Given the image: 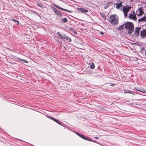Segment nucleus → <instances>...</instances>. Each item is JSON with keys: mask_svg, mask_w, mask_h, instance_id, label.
<instances>
[{"mask_svg": "<svg viewBox=\"0 0 146 146\" xmlns=\"http://www.w3.org/2000/svg\"><path fill=\"white\" fill-rule=\"evenodd\" d=\"M88 141L93 142H94V143L95 142H96V141H95L94 140H92V139H89L88 140Z\"/></svg>", "mask_w": 146, "mask_h": 146, "instance_id": "obj_23", "label": "nucleus"}, {"mask_svg": "<svg viewBox=\"0 0 146 146\" xmlns=\"http://www.w3.org/2000/svg\"><path fill=\"white\" fill-rule=\"evenodd\" d=\"M138 90V91H141V92H143V91H141L139 90Z\"/></svg>", "mask_w": 146, "mask_h": 146, "instance_id": "obj_35", "label": "nucleus"}, {"mask_svg": "<svg viewBox=\"0 0 146 146\" xmlns=\"http://www.w3.org/2000/svg\"><path fill=\"white\" fill-rule=\"evenodd\" d=\"M123 13L124 14V16L125 17L127 16V13L124 12H123Z\"/></svg>", "mask_w": 146, "mask_h": 146, "instance_id": "obj_22", "label": "nucleus"}, {"mask_svg": "<svg viewBox=\"0 0 146 146\" xmlns=\"http://www.w3.org/2000/svg\"><path fill=\"white\" fill-rule=\"evenodd\" d=\"M120 3H115L114 5H116V8L117 9L119 8L121 6H122V3L121 1H119Z\"/></svg>", "mask_w": 146, "mask_h": 146, "instance_id": "obj_11", "label": "nucleus"}, {"mask_svg": "<svg viewBox=\"0 0 146 146\" xmlns=\"http://www.w3.org/2000/svg\"><path fill=\"white\" fill-rule=\"evenodd\" d=\"M94 138L95 139H99V138H98V137H96H96H94Z\"/></svg>", "mask_w": 146, "mask_h": 146, "instance_id": "obj_31", "label": "nucleus"}, {"mask_svg": "<svg viewBox=\"0 0 146 146\" xmlns=\"http://www.w3.org/2000/svg\"><path fill=\"white\" fill-rule=\"evenodd\" d=\"M140 36L142 38L146 37V29H143L140 31Z\"/></svg>", "mask_w": 146, "mask_h": 146, "instance_id": "obj_6", "label": "nucleus"}, {"mask_svg": "<svg viewBox=\"0 0 146 146\" xmlns=\"http://www.w3.org/2000/svg\"><path fill=\"white\" fill-rule=\"evenodd\" d=\"M37 5H38V6L40 7H42V5L41 4H40L37 3Z\"/></svg>", "mask_w": 146, "mask_h": 146, "instance_id": "obj_24", "label": "nucleus"}, {"mask_svg": "<svg viewBox=\"0 0 146 146\" xmlns=\"http://www.w3.org/2000/svg\"><path fill=\"white\" fill-rule=\"evenodd\" d=\"M124 25H121L117 28V29L119 30H123L124 29Z\"/></svg>", "mask_w": 146, "mask_h": 146, "instance_id": "obj_15", "label": "nucleus"}, {"mask_svg": "<svg viewBox=\"0 0 146 146\" xmlns=\"http://www.w3.org/2000/svg\"><path fill=\"white\" fill-rule=\"evenodd\" d=\"M48 117L50 119H52V120L56 122L57 123H58V124L60 125H62V124H61V123L60 122V121L58 120V119H56L55 118L52 117H50V116H48Z\"/></svg>", "mask_w": 146, "mask_h": 146, "instance_id": "obj_9", "label": "nucleus"}, {"mask_svg": "<svg viewBox=\"0 0 146 146\" xmlns=\"http://www.w3.org/2000/svg\"><path fill=\"white\" fill-rule=\"evenodd\" d=\"M131 8V7L127 6H125L123 7V12H128Z\"/></svg>", "mask_w": 146, "mask_h": 146, "instance_id": "obj_8", "label": "nucleus"}, {"mask_svg": "<svg viewBox=\"0 0 146 146\" xmlns=\"http://www.w3.org/2000/svg\"><path fill=\"white\" fill-rule=\"evenodd\" d=\"M128 17L129 19H133L135 21H136L137 20V18L136 17V15L135 14V11H133V13H131L128 16Z\"/></svg>", "mask_w": 146, "mask_h": 146, "instance_id": "obj_5", "label": "nucleus"}, {"mask_svg": "<svg viewBox=\"0 0 146 146\" xmlns=\"http://www.w3.org/2000/svg\"><path fill=\"white\" fill-rule=\"evenodd\" d=\"M100 34L101 35H103L104 34V33L102 31V32H100Z\"/></svg>", "mask_w": 146, "mask_h": 146, "instance_id": "obj_32", "label": "nucleus"}, {"mask_svg": "<svg viewBox=\"0 0 146 146\" xmlns=\"http://www.w3.org/2000/svg\"><path fill=\"white\" fill-rule=\"evenodd\" d=\"M125 29L128 30V33L131 34L134 31V27L133 24L131 22H127L125 24Z\"/></svg>", "mask_w": 146, "mask_h": 146, "instance_id": "obj_1", "label": "nucleus"}, {"mask_svg": "<svg viewBox=\"0 0 146 146\" xmlns=\"http://www.w3.org/2000/svg\"><path fill=\"white\" fill-rule=\"evenodd\" d=\"M109 5H106L104 7V9H106L107 8H108V7H109Z\"/></svg>", "mask_w": 146, "mask_h": 146, "instance_id": "obj_27", "label": "nucleus"}, {"mask_svg": "<svg viewBox=\"0 0 146 146\" xmlns=\"http://www.w3.org/2000/svg\"><path fill=\"white\" fill-rule=\"evenodd\" d=\"M109 3H113V2H108V4Z\"/></svg>", "mask_w": 146, "mask_h": 146, "instance_id": "obj_33", "label": "nucleus"}, {"mask_svg": "<svg viewBox=\"0 0 146 146\" xmlns=\"http://www.w3.org/2000/svg\"><path fill=\"white\" fill-rule=\"evenodd\" d=\"M62 22L63 23H66L68 19L66 18H63L61 19Z\"/></svg>", "mask_w": 146, "mask_h": 146, "instance_id": "obj_16", "label": "nucleus"}, {"mask_svg": "<svg viewBox=\"0 0 146 146\" xmlns=\"http://www.w3.org/2000/svg\"><path fill=\"white\" fill-rule=\"evenodd\" d=\"M110 20L112 25L117 24L118 23V18L115 15H111L110 17Z\"/></svg>", "mask_w": 146, "mask_h": 146, "instance_id": "obj_2", "label": "nucleus"}, {"mask_svg": "<svg viewBox=\"0 0 146 146\" xmlns=\"http://www.w3.org/2000/svg\"><path fill=\"white\" fill-rule=\"evenodd\" d=\"M57 35L59 36H60L61 38L62 39H65L66 40H67L69 42H70L72 40L71 39L65 35H61L60 34L59 32H58L57 33Z\"/></svg>", "mask_w": 146, "mask_h": 146, "instance_id": "obj_3", "label": "nucleus"}, {"mask_svg": "<svg viewBox=\"0 0 146 146\" xmlns=\"http://www.w3.org/2000/svg\"><path fill=\"white\" fill-rule=\"evenodd\" d=\"M69 30L75 35L77 34V32L75 31V30L73 28H71Z\"/></svg>", "mask_w": 146, "mask_h": 146, "instance_id": "obj_13", "label": "nucleus"}, {"mask_svg": "<svg viewBox=\"0 0 146 146\" xmlns=\"http://www.w3.org/2000/svg\"><path fill=\"white\" fill-rule=\"evenodd\" d=\"M124 93H128L132 94V93L131 92L126 91L124 92Z\"/></svg>", "mask_w": 146, "mask_h": 146, "instance_id": "obj_28", "label": "nucleus"}, {"mask_svg": "<svg viewBox=\"0 0 146 146\" xmlns=\"http://www.w3.org/2000/svg\"><path fill=\"white\" fill-rule=\"evenodd\" d=\"M100 15L104 19H106V15L104 13H100Z\"/></svg>", "mask_w": 146, "mask_h": 146, "instance_id": "obj_17", "label": "nucleus"}, {"mask_svg": "<svg viewBox=\"0 0 146 146\" xmlns=\"http://www.w3.org/2000/svg\"><path fill=\"white\" fill-rule=\"evenodd\" d=\"M115 86V84H112L111 85V86Z\"/></svg>", "mask_w": 146, "mask_h": 146, "instance_id": "obj_30", "label": "nucleus"}, {"mask_svg": "<svg viewBox=\"0 0 146 146\" xmlns=\"http://www.w3.org/2000/svg\"><path fill=\"white\" fill-rule=\"evenodd\" d=\"M84 135H81V134H80V135H79V136L81 138L83 139V137H84Z\"/></svg>", "mask_w": 146, "mask_h": 146, "instance_id": "obj_25", "label": "nucleus"}, {"mask_svg": "<svg viewBox=\"0 0 146 146\" xmlns=\"http://www.w3.org/2000/svg\"><path fill=\"white\" fill-rule=\"evenodd\" d=\"M141 29V27H136L135 31V33L134 34L136 36H139V31Z\"/></svg>", "mask_w": 146, "mask_h": 146, "instance_id": "obj_7", "label": "nucleus"}, {"mask_svg": "<svg viewBox=\"0 0 146 146\" xmlns=\"http://www.w3.org/2000/svg\"><path fill=\"white\" fill-rule=\"evenodd\" d=\"M60 43H62V42H60Z\"/></svg>", "mask_w": 146, "mask_h": 146, "instance_id": "obj_37", "label": "nucleus"}, {"mask_svg": "<svg viewBox=\"0 0 146 146\" xmlns=\"http://www.w3.org/2000/svg\"><path fill=\"white\" fill-rule=\"evenodd\" d=\"M144 12L143 9V7H141L137 9L136 12V14L138 16H142L144 13Z\"/></svg>", "mask_w": 146, "mask_h": 146, "instance_id": "obj_4", "label": "nucleus"}, {"mask_svg": "<svg viewBox=\"0 0 146 146\" xmlns=\"http://www.w3.org/2000/svg\"><path fill=\"white\" fill-rule=\"evenodd\" d=\"M18 59L19 61H20L21 62H24L26 63H28V62L26 60H24L20 58H18Z\"/></svg>", "mask_w": 146, "mask_h": 146, "instance_id": "obj_14", "label": "nucleus"}, {"mask_svg": "<svg viewBox=\"0 0 146 146\" xmlns=\"http://www.w3.org/2000/svg\"><path fill=\"white\" fill-rule=\"evenodd\" d=\"M90 67L91 69H93L95 68V66L94 63L93 62H92V64L90 66Z\"/></svg>", "mask_w": 146, "mask_h": 146, "instance_id": "obj_18", "label": "nucleus"}, {"mask_svg": "<svg viewBox=\"0 0 146 146\" xmlns=\"http://www.w3.org/2000/svg\"><path fill=\"white\" fill-rule=\"evenodd\" d=\"M83 139L85 140H87L88 141V140L89 139L87 138L85 136H84V137H83Z\"/></svg>", "mask_w": 146, "mask_h": 146, "instance_id": "obj_21", "label": "nucleus"}, {"mask_svg": "<svg viewBox=\"0 0 146 146\" xmlns=\"http://www.w3.org/2000/svg\"><path fill=\"white\" fill-rule=\"evenodd\" d=\"M60 43H62V42H60Z\"/></svg>", "mask_w": 146, "mask_h": 146, "instance_id": "obj_38", "label": "nucleus"}, {"mask_svg": "<svg viewBox=\"0 0 146 146\" xmlns=\"http://www.w3.org/2000/svg\"><path fill=\"white\" fill-rule=\"evenodd\" d=\"M145 55L146 56V49L145 50Z\"/></svg>", "mask_w": 146, "mask_h": 146, "instance_id": "obj_34", "label": "nucleus"}, {"mask_svg": "<svg viewBox=\"0 0 146 146\" xmlns=\"http://www.w3.org/2000/svg\"><path fill=\"white\" fill-rule=\"evenodd\" d=\"M53 10L56 13L58 11L57 9L55 8H54V9H53Z\"/></svg>", "mask_w": 146, "mask_h": 146, "instance_id": "obj_26", "label": "nucleus"}, {"mask_svg": "<svg viewBox=\"0 0 146 146\" xmlns=\"http://www.w3.org/2000/svg\"><path fill=\"white\" fill-rule=\"evenodd\" d=\"M95 143H98V142H97L96 141V142H95Z\"/></svg>", "mask_w": 146, "mask_h": 146, "instance_id": "obj_36", "label": "nucleus"}, {"mask_svg": "<svg viewBox=\"0 0 146 146\" xmlns=\"http://www.w3.org/2000/svg\"><path fill=\"white\" fill-rule=\"evenodd\" d=\"M56 13L57 15H59L60 17H61L62 15V14L60 13L58 11H57Z\"/></svg>", "mask_w": 146, "mask_h": 146, "instance_id": "obj_19", "label": "nucleus"}, {"mask_svg": "<svg viewBox=\"0 0 146 146\" xmlns=\"http://www.w3.org/2000/svg\"><path fill=\"white\" fill-rule=\"evenodd\" d=\"M54 5L56 8H58V9H61L64 11L69 12L70 13H72V11H69L66 9H64L62 8H61L57 5Z\"/></svg>", "mask_w": 146, "mask_h": 146, "instance_id": "obj_10", "label": "nucleus"}, {"mask_svg": "<svg viewBox=\"0 0 146 146\" xmlns=\"http://www.w3.org/2000/svg\"><path fill=\"white\" fill-rule=\"evenodd\" d=\"M75 133L78 136H79L80 134L79 133L76 132H75Z\"/></svg>", "mask_w": 146, "mask_h": 146, "instance_id": "obj_29", "label": "nucleus"}, {"mask_svg": "<svg viewBox=\"0 0 146 146\" xmlns=\"http://www.w3.org/2000/svg\"><path fill=\"white\" fill-rule=\"evenodd\" d=\"M14 22H16L17 23V25H18L19 24V22L18 20H16L15 19H13L12 20Z\"/></svg>", "mask_w": 146, "mask_h": 146, "instance_id": "obj_20", "label": "nucleus"}, {"mask_svg": "<svg viewBox=\"0 0 146 146\" xmlns=\"http://www.w3.org/2000/svg\"><path fill=\"white\" fill-rule=\"evenodd\" d=\"M78 10L83 13H87L88 11L87 9L83 8H79Z\"/></svg>", "mask_w": 146, "mask_h": 146, "instance_id": "obj_12", "label": "nucleus"}]
</instances>
